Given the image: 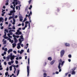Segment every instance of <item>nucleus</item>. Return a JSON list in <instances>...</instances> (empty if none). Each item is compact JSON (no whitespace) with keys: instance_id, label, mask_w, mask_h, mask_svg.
<instances>
[{"instance_id":"nucleus-43","label":"nucleus","mask_w":77,"mask_h":77,"mask_svg":"<svg viewBox=\"0 0 77 77\" xmlns=\"http://www.w3.org/2000/svg\"><path fill=\"white\" fill-rule=\"evenodd\" d=\"M8 20V18L6 17L5 19V21H6Z\"/></svg>"},{"instance_id":"nucleus-28","label":"nucleus","mask_w":77,"mask_h":77,"mask_svg":"<svg viewBox=\"0 0 77 77\" xmlns=\"http://www.w3.org/2000/svg\"><path fill=\"white\" fill-rule=\"evenodd\" d=\"M27 20V18L26 17L24 19L23 21V23H24V22L26 21Z\"/></svg>"},{"instance_id":"nucleus-45","label":"nucleus","mask_w":77,"mask_h":77,"mask_svg":"<svg viewBox=\"0 0 77 77\" xmlns=\"http://www.w3.org/2000/svg\"><path fill=\"white\" fill-rule=\"evenodd\" d=\"M13 22H16V20H15V19L13 18Z\"/></svg>"},{"instance_id":"nucleus-33","label":"nucleus","mask_w":77,"mask_h":77,"mask_svg":"<svg viewBox=\"0 0 77 77\" xmlns=\"http://www.w3.org/2000/svg\"><path fill=\"white\" fill-rule=\"evenodd\" d=\"M5 32H7V33H8V29H5Z\"/></svg>"},{"instance_id":"nucleus-3","label":"nucleus","mask_w":77,"mask_h":77,"mask_svg":"<svg viewBox=\"0 0 77 77\" xmlns=\"http://www.w3.org/2000/svg\"><path fill=\"white\" fill-rule=\"evenodd\" d=\"M4 33L5 35L3 36L4 38H5V39H7V40H9V42H11V43H13L14 42V40H11L10 38H8V37H6V32H5Z\"/></svg>"},{"instance_id":"nucleus-56","label":"nucleus","mask_w":77,"mask_h":77,"mask_svg":"<svg viewBox=\"0 0 77 77\" xmlns=\"http://www.w3.org/2000/svg\"><path fill=\"white\" fill-rule=\"evenodd\" d=\"M27 53H29V48H28L27 50Z\"/></svg>"},{"instance_id":"nucleus-52","label":"nucleus","mask_w":77,"mask_h":77,"mask_svg":"<svg viewBox=\"0 0 77 77\" xmlns=\"http://www.w3.org/2000/svg\"><path fill=\"white\" fill-rule=\"evenodd\" d=\"M27 27V24H26L25 26L24 27H25V28H26V27Z\"/></svg>"},{"instance_id":"nucleus-41","label":"nucleus","mask_w":77,"mask_h":77,"mask_svg":"<svg viewBox=\"0 0 77 77\" xmlns=\"http://www.w3.org/2000/svg\"><path fill=\"white\" fill-rule=\"evenodd\" d=\"M29 4H30L31 3V2H32V0H29Z\"/></svg>"},{"instance_id":"nucleus-46","label":"nucleus","mask_w":77,"mask_h":77,"mask_svg":"<svg viewBox=\"0 0 77 77\" xmlns=\"http://www.w3.org/2000/svg\"><path fill=\"white\" fill-rule=\"evenodd\" d=\"M4 64L5 65H7V63H6V62H4Z\"/></svg>"},{"instance_id":"nucleus-6","label":"nucleus","mask_w":77,"mask_h":77,"mask_svg":"<svg viewBox=\"0 0 77 77\" xmlns=\"http://www.w3.org/2000/svg\"><path fill=\"white\" fill-rule=\"evenodd\" d=\"M65 53V51L63 50H62L60 52V54L61 57H63V56L64 55V54Z\"/></svg>"},{"instance_id":"nucleus-24","label":"nucleus","mask_w":77,"mask_h":77,"mask_svg":"<svg viewBox=\"0 0 77 77\" xmlns=\"http://www.w3.org/2000/svg\"><path fill=\"white\" fill-rule=\"evenodd\" d=\"M32 11H30L29 14V15H28V17H30V15H32Z\"/></svg>"},{"instance_id":"nucleus-37","label":"nucleus","mask_w":77,"mask_h":77,"mask_svg":"<svg viewBox=\"0 0 77 77\" xmlns=\"http://www.w3.org/2000/svg\"><path fill=\"white\" fill-rule=\"evenodd\" d=\"M6 44V41L5 40L4 41L3 44Z\"/></svg>"},{"instance_id":"nucleus-12","label":"nucleus","mask_w":77,"mask_h":77,"mask_svg":"<svg viewBox=\"0 0 77 77\" xmlns=\"http://www.w3.org/2000/svg\"><path fill=\"white\" fill-rule=\"evenodd\" d=\"M6 59H7V61H9V60L11 59V56H10V54L6 57Z\"/></svg>"},{"instance_id":"nucleus-64","label":"nucleus","mask_w":77,"mask_h":77,"mask_svg":"<svg viewBox=\"0 0 77 77\" xmlns=\"http://www.w3.org/2000/svg\"><path fill=\"white\" fill-rule=\"evenodd\" d=\"M10 7L11 8H13V5H11Z\"/></svg>"},{"instance_id":"nucleus-11","label":"nucleus","mask_w":77,"mask_h":77,"mask_svg":"<svg viewBox=\"0 0 77 77\" xmlns=\"http://www.w3.org/2000/svg\"><path fill=\"white\" fill-rule=\"evenodd\" d=\"M27 76H29V66H27Z\"/></svg>"},{"instance_id":"nucleus-9","label":"nucleus","mask_w":77,"mask_h":77,"mask_svg":"<svg viewBox=\"0 0 77 77\" xmlns=\"http://www.w3.org/2000/svg\"><path fill=\"white\" fill-rule=\"evenodd\" d=\"M10 57H11L13 59H15V57H17V56H15L14 55H12V54L11 53L10 54Z\"/></svg>"},{"instance_id":"nucleus-27","label":"nucleus","mask_w":77,"mask_h":77,"mask_svg":"<svg viewBox=\"0 0 77 77\" xmlns=\"http://www.w3.org/2000/svg\"><path fill=\"white\" fill-rule=\"evenodd\" d=\"M65 62V61H63L62 62L61 64V67H62V66H63V63H64Z\"/></svg>"},{"instance_id":"nucleus-40","label":"nucleus","mask_w":77,"mask_h":77,"mask_svg":"<svg viewBox=\"0 0 77 77\" xmlns=\"http://www.w3.org/2000/svg\"><path fill=\"white\" fill-rule=\"evenodd\" d=\"M15 36L16 37V38H20V36L19 35H15Z\"/></svg>"},{"instance_id":"nucleus-5","label":"nucleus","mask_w":77,"mask_h":77,"mask_svg":"<svg viewBox=\"0 0 77 77\" xmlns=\"http://www.w3.org/2000/svg\"><path fill=\"white\" fill-rule=\"evenodd\" d=\"M9 33H8L7 35L9 37V38H12V36H10V35H13V33L10 30L9 31Z\"/></svg>"},{"instance_id":"nucleus-59","label":"nucleus","mask_w":77,"mask_h":77,"mask_svg":"<svg viewBox=\"0 0 77 77\" xmlns=\"http://www.w3.org/2000/svg\"><path fill=\"white\" fill-rule=\"evenodd\" d=\"M16 60H18L19 59V58H18V57H17L16 58Z\"/></svg>"},{"instance_id":"nucleus-10","label":"nucleus","mask_w":77,"mask_h":77,"mask_svg":"<svg viewBox=\"0 0 77 77\" xmlns=\"http://www.w3.org/2000/svg\"><path fill=\"white\" fill-rule=\"evenodd\" d=\"M19 18L20 19V21L21 22V21H22L23 20V16H22V15H20L19 16Z\"/></svg>"},{"instance_id":"nucleus-13","label":"nucleus","mask_w":77,"mask_h":77,"mask_svg":"<svg viewBox=\"0 0 77 77\" xmlns=\"http://www.w3.org/2000/svg\"><path fill=\"white\" fill-rule=\"evenodd\" d=\"M3 21H4V19L2 17H0V22L1 23V22L3 23Z\"/></svg>"},{"instance_id":"nucleus-21","label":"nucleus","mask_w":77,"mask_h":77,"mask_svg":"<svg viewBox=\"0 0 77 77\" xmlns=\"http://www.w3.org/2000/svg\"><path fill=\"white\" fill-rule=\"evenodd\" d=\"M72 75H74V74H75V72L73 71L72 72Z\"/></svg>"},{"instance_id":"nucleus-51","label":"nucleus","mask_w":77,"mask_h":77,"mask_svg":"<svg viewBox=\"0 0 77 77\" xmlns=\"http://www.w3.org/2000/svg\"><path fill=\"white\" fill-rule=\"evenodd\" d=\"M16 10H18V6H16Z\"/></svg>"},{"instance_id":"nucleus-55","label":"nucleus","mask_w":77,"mask_h":77,"mask_svg":"<svg viewBox=\"0 0 77 77\" xmlns=\"http://www.w3.org/2000/svg\"><path fill=\"white\" fill-rule=\"evenodd\" d=\"M55 73L56 74H59V72H56Z\"/></svg>"},{"instance_id":"nucleus-17","label":"nucleus","mask_w":77,"mask_h":77,"mask_svg":"<svg viewBox=\"0 0 77 77\" xmlns=\"http://www.w3.org/2000/svg\"><path fill=\"white\" fill-rule=\"evenodd\" d=\"M13 11H10V13L8 14V15L11 16L12 15V14L13 13Z\"/></svg>"},{"instance_id":"nucleus-57","label":"nucleus","mask_w":77,"mask_h":77,"mask_svg":"<svg viewBox=\"0 0 77 77\" xmlns=\"http://www.w3.org/2000/svg\"><path fill=\"white\" fill-rule=\"evenodd\" d=\"M15 24V22H13V23H12V24L13 25H14V24Z\"/></svg>"},{"instance_id":"nucleus-53","label":"nucleus","mask_w":77,"mask_h":77,"mask_svg":"<svg viewBox=\"0 0 77 77\" xmlns=\"http://www.w3.org/2000/svg\"><path fill=\"white\" fill-rule=\"evenodd\" d=\"M11 23H9L8 25V27H11Z\"/></svg>"},{"instance_id":"nucleus-60","label":"nucleus","mask_w":77,"mask_h":77,"mask_svg":"<svg viewBox=\"0 0 77 77\" xmlns=\"http://www.w3.org/2000/svg\"><path fill=\"white\" fill-rule=\"evenodd\" d=\"M3 9H5V8H6V7H5V6H3Z\"/></svg>"},{"instance_id":"nucleus-8","label":"nucleus","mask_w":77,"mask_h":77,"mask_svg":"<svg viewBox=\"0 0 77 77\" xmlns=\"http://www.w3.org/2000/svg\"><path fill=\"white\" fill-rule=\"evenodd\" d=\"M13 36L14 38V40L15 43H17V42H18V40L17 39V38H16L15 35L14 34H13Z\"/></svg>"},{"instance_id":"nucleus-23","label":"nucleus","mask_w":77,"mask_h":77,"mask_svg":"<svg viewBox=\"0 0 77 77\" xmlns=\"http://www.w3.org/2000/svg\"><path fill=\"white\" fill-rule=\"evenodd\" d=\"M12 65L11 66L9 67V69L10 71H12Z\"/></svg>"},{"instance_id":"nucleus-4","label":"nucleus","mask_w":77,"mask_h":77,"mask_svg":"<svg viewBox=\"0 0 77 77\" xmlns=\"http://www.w3.org/2000/svg\"><path fill=\"white\" fill-rule=\"evenodd\" d=\"M14 59H13L12 58H11V57H10V60H11L10 62H8V64L9 65H11L12 64H13L14 63Z\"/></svg>"},{"instance_id":"nucleus-62","label":"nucleus","mask_w":77,"mask_h":77,"mask_svg":"<svg viewBox=\"0 0 77 77\" xmlns=\"http://www.w3.org/2000/svg\"><path fill=\"white\" fill-rule=\"evenodd\" d=\"M22 59V57H19V59Z\"/></svg>"},{"instance_id":"nucleus-63","label":"nucleus","mask_w":77,"mask_h":77,"mask_svg":"<svg viewBox=\"0 0 77 77\" xmlns=\"http://www.w3.org/2000/svg\"><path fill=\"white\" fill-rule=\"evenodd\" d=\"M62 60L61 59H60L59 61V62H62Z\"/></svg>"},{"instance_id":"nucleus-1","label":"nucleus","mask_w":77,"mask_h":77,"mask_svg":"<svg viewBox=\"0 0 77 77\" xmlns=\"http://www.w3.org/2000/svg\"><path fill=\"white\" fill-rule=\"evenodd\" d=\"M20 38H19V41L20 42L17 44V48L18 49H20V48H21V46L22 47H23L24 46V45H23V44H21V43H22V42L24 41L23 36L21 35L20 36ZM20 45H21V46Z\"/></svg>"},{"instance_id":"nucleus-25","label":"nucleus","mask_w":77,"mask_h":77,"mask_svg":"<svg viewBox=\"0 0 77 77\" xmlns=\"http://www.w3.org/2000/svg\"><path fill=\"white\" fill-rule=\"evenodd\" d=\"M17 76H18V74H19V73H20V70L18 69L17 71Z\"/></svg>"},{"instance_id":"nucleus-26","label":"nucleus","mask_w":77,"mask_h":77,"mask_svg":"<svg viewBox=\"0 0 77 77\" xmlns=\"http://www.w3.org/2000/svg\"><path fill=\"white\" fill-rule=\"evenodd\" d=\"M28 65H29L30 64V58H28Z\"/></svg>"},{"instance_id":"nucleus-50","label":"nucleus","mask_w":77,"mask_h":77,"mask_svg":"<svg viewBox=\"0 0 77 77\" xmlns=\"http://www.w3.org/2000/svg\"><path fill=\"white\" fill-rule=\"evenodd\" d=\"M22 29L23 30H25V29H26V28L25 27H24L23 28H22Z\"/></svg>"},{"instance_id":"nucleus-48","label":"nucleus","mask_w":77,"mask_h":77,"mask_svg":"<svg viewBox=\"0 0 77 77\" xmlns=\"http://www.w3.org/2000/svg\"><path fill=\"white\" fill-rule=\"evenodd\" d=\"M11 32H15V31L14 30H10Z\"/></svg>"},{"instance_id":"nucleus-2","label":"nucleus","mask_w":77,"mask_h":77,"mask_svg":"<svg viewBox=\"0 0 77 77\" xmlns=\"http://www.w3.org/2000/svg\"><path fill=\"white\" fill-rule=\"evenodd\" d=\"M13 1H14L13 2L12 4H13L14 7L12 8L13 10H11V11H12L13 12H15V6H16V5H17L18 4H20V2L17 0H13Z\"/></svg>"},{"instance_id":"nucleus-36","label":"nucleus","mask_w":77,"mask_h":77,"mask_svg":"<svg viewBox=\"0 0 77 77\" xmlns=\"http://www.w3.org/2000/svg\"><path fill=\"white\" fill-rule=\"evenodd\" d=\"M69 72L66 73L65 74V77H66L67 75H68L69 74Z\"/></svg>"},{"instance_id":"nucleus-18","label":"nucleus","mask_w":77,"mask_h":77,"mask_svg":"<svg viewBox=\"0 0 77 77\" xmlns=\"http://www.w3.org/2000/svg\"><path fill=\"white\" fill-rule=\"evenodd\" d=\"M12 66H13V67H14V71H16V66L14 65V64H13L12 65Z\"/></svg>"},{"instance_id":"nucleus-39","label":"nucleus","mask_w":77,"mask_h":77,"mask_svg":"<svg viewBox=\"0 0 77 77\" xmlns=\"http://www.w3.org/2000/svg\"><path fill=\"white\" fill-rule=\"evenodd\" d=\"M4 51H8V49H7V48H5L4 49Z\"/></svg>"},{"instance_id":"nucleus-34","label":"nucleus","mask_w":77,"mask_h":77,"mask_svg":"<svg viewBox=\"0 0 77 77\" xmlns=\"http://www.w3.org/2000/svg\"><path fill=\"white\" fill-rule=\"evenodd\" d=\"M29 23H30L27 21H26L25 22V23L26 24H29Z\"/></svg>"},{"instance_id":"nucleus-49","label":"nucleus","mask_w":77,"mask_h":77,"mask_svg":"<svg viewBox=\"0 0 77 77\" xmlns=\"http://www.w3.org/2000/svg\"><path fill=\"white\" fill-rule=\"evenodd\" d=\"M3 54H5V55L6 54V51H4Z\"/></svg>"},{"instance_id":"nucleus-38","label":"nucleus","mask_w":77,"mask_h":77,"mask_svg":"<svg viewBox=\"0 0 77 77\" xmlns=\"http://www.w3.org/2000/svg\"><path fill=\"white\" fill-rule=\"evenodd\" d=\"M68 57H69V58H71V57H72L71 55V54L69 55Z\"/></svg>"},{"instance_id":"nucleus-47","label":"nucleus","mask_w":77,"mask_h":77,"mask_svg":"<svg viewBox=\"0 0 77 77\" xmlns=\"http://www.w3.org/2000/svg\"><path fill=\"white\" fill-rule=\"evenodd\" d=\"M18 18V16L16 15L14 17V18Z\"/></svg>"},{"instance_id":"nucleus-32","label":"nucleus","mask_w":77,"mask_h":77,"mask_svg":"<svg viewBox=\"0 0 77 77\" xmlns=\"http://www.w3.org/2000/svg\"><path fill=\"white\" fill-rule=\"evenodd\" d=\"M12 16H10L9 18H8V20H11V19H12Z\"/></svg>"},{"instance_id":"nucleus-15","label":"nucleus","mask_w":77,"mask_h":77,"mask_svg":"<svg viewBox=\"0 0 77 77\" xmlns=\"http://www.w3.org/2000/svg\"><path fill=\"white\" fill-rule=\"evenodd\" d=\"M13 45V48H15V46L17 45V44L16 43H14L12 44Z\"/></svg>"},{"instance_id":"nucleus-29","label":"nucleus","mask_w":77,"mask_h":77,"mask_svg":"<svg viewBox=\"0 0 77 77\" xmlns=\"http://www.w3.org/2000/svg\"><path fill=\"white\" fill-rule=\"evenodd\" d=\"M48 60H49L51 61L52 60V58H51V57H49L48 58Z\"/></svg>"},{"instance_id":"nucleus-61","label":"nucleus","mask_w":77,"mask_h":77,"mask_svg":"<svg viewBox=\"0 0 77 77\" xmlns=\"http://www.w3.org/2000/svg\"><path fill=\"white\" fill-rule=\"evenodd\" d=\"M9 70V67H7L6 69V71H8Z\"/></svg>"},{"instance_id":"nucleus-42","label":"nucleus","mask_w":77,"mask_h":77,"mask_svg":"<svg viewBox=\"0 0 77 77\" xmlns=\"http://www.w3.org/2000/svg\"><path fill=\"white\" fill-rule=\"evenodd\" d=\"M15 63H16V64H18V61L17 60H16L15 61Z\"/></svg>"},{"instance_id":"nucleus-20","label":"nucleus","mask_w":77,"mask_h":77,"mask_svg":"<svg viewBox=\"0 0 77 77\" xmlns=\"http://www.w3.org/2000/svg\"><path fill=\"white\" fill-rule=\"evenodd\" d=\"M54 62H55V61L54 60H53L50 63V64L51 65H53L54 63Z\"/></svg>"},{"instance_id":"nucleus-44","label":"nucleus","mask_w":77,"mask_h":77,"mask_svg":"<svg viewBox=\"0 0 77 77\" xmlns=\"http://www.w3.org/2000/svg\"><path fill=\"white\" fill-rule=\"evenodd\" d=\"M13 52L15 54H17V51H13Z\"/></svg>"},{"instance_id":"nucleus-35","label":"nucleus","mask_w":77,"mask_h":77,"mask_svg":"<svg viewBox=\"0 0 77 77\" xmlns=\"http://www.w3.org/2000/svg\"><path fill=\"white\" fill-rule=\"evenodd\" d=\"M12 28H13V29L14 30H15V27L14 25L13 26Z\"/></svg>"},{"instance_id":"nucleus-58","label":"nucleus","mask_w":77,"mask_h":77,"mask_svg":"<svg viewBox=\"0 0 77 77\" xmlns=\"http://www.w3.org/2000/svg\"><path fill=\"white\" fill-rule=\"evenodd\" d=\"M21 26V24L20 23L17 25V26Z\"/></svg>"},{"instance_id":"nucleus-14","label":"nucleus","mask_w":77,"mask_h":77,"mask_svg":"<svg viewBox=\"0 0 77 77\" xmlns=\"http://www.w3.org/2000/svg\"><path fill=\"white\" fill-rule=\"evenodd\" d=\"M12 51H13V49H9V50L8 51V53L9 54V53H10V52H12Z\"/></svg>"},{"instance_id":"nucleus-7","label":"nucleus","mask_w":77,"mask_h":77,"mask_svg":"<svg viewBox=\"0 0 77 77\" xmlns=\"http://www.w3.org/2000/svg\"><path fill=\"white\" fill-rule=\"evenodd\" d=\"M22 34V33L20 31V30H17V32H16V34L18 35H21Z\"/></svg>"},{"instance_id":"nucleus-16","label":"nucleus","mask_w":77,"mask_h":77,"mask_svg":"<svg viewBox=\"0 0 77 77\" xmlns=\"http://www.w3.org/2000/svg\"><path fill=\"white\" fill-rule=\"evenodd\" d=\"M65 45H66V47H69V46H70L69 44L67 43H66L65 44Z\"/></svg>"},{"instance_id":"nucleus-22","label":"nucleus","mask_w":77,"mask_h":77,"mask_svg":"<svg viewBox=\"0 0 77 77\" xmlns=\"http://www.w3.org/2000/svg\"><path fill=\"white\" fill-rule=\"evenodd\" d=\"M24 52V50H21L20 51V54H21L23 53Z\"/></svg>"},{"instance_id":"nucleus-19","label":"nucleus","mask_w":77,"mask_h":77,"mask_svg":"<svg viewBox=\"0 0 77 77\" xmlns=\"http://www.w3.org/2000/svg\"><path fill=\"white\" fill-rule=\"evenodd\" d=\"M61 65V63H59V65L58 66V69H60V65Z\"/></svg>"},{"instance_id":"nucleus-31","label":"nucleus","mask_w":77,"mask_h":77,"mask_svg":"<svg viewBox=\"0 0 77 77\" xmlns=\"http://www.w3.org/2000/svg\"><path fill=\"white\" fill-rule=\"evenodd\" d=\"M8 75V72H6L5 73V76H7Z\"/></svg>"},{"instance_id":"nucleus-54","label":"nucleus","mask_w":77,"mask_h":77,"mask_svg":"<svg viewBox=\"0 0 77 77\" xmlns=\"http://www.w3.org/2000/svg\"><path fill=\"white\" fill-rule=\"evenodd\" d=\"M68 61H69V62H70L71 61V60L70 59H68Z\"/></svg>"},{"instance_id":"nucleus-30","label":"nucleus","mask_w":77,"mask_h":77,"mask_svg":"<svg viewBox=\"0 0 77 77\" xmlns=\"http://www.w3.org/2000/svg\"><path fill=\"white\" fill-rule=\"evenodd\" d=\"M43 75L44 77H47V74H46L45 73H44L43 74Z\"/></svg>"}]
</instances>
